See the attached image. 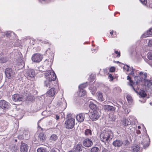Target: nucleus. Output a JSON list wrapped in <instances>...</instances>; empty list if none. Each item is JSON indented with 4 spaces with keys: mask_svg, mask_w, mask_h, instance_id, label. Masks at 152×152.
Instances as JSON below:
<instances>
[{
    "mask_svg": "<svg viewBox=\"0 0 152 152\" xmlns=\"http://www.w3.org/2000/svg\"><path fill=\"white\" fill-rule=\"evenodd\" d=\"M112 133L108 130H104L101 133L100 138L102 142H108V141L112 139L111 137Z\"/></svg>",
    "mask_w": 152,
    "mask_h": 152,
    "instance_id": "nucleus-1",
    "label": "nucleus"
},
{
    "mask_svg": "<svg viewBox=\"0 0 152 152\" xmlns=\"http://www.w3.org/2000/svg\"><path fill=\"white\" fill-rule=\"evenodd\" d=\"M66 127L68 129L73 128L75 124V119L72 117L69 118L65 122Z\"/></svg>",
    "mask_w": 152,
    "mask_h": 152,
    "instance_id": "nucleus-2",
    "label": "nucleus"
},
{
    "mask_svg": "<svg viewBox=\"0 0 152 152\" xmlns=\"http://www.w3.org/2000/svg\"><path fill=\"white\" fill-rule=\"evenodd\" d=\"M45 75L46 79L49 81H54L57 78L56 75L53 71L46 72Z\"/></svg>",
    "mask_w": 152,
    "mask_h": 152,
    "instance_id": "nucleus-3",
    "label": "nucleus"
},
{
    "mask_svg": "<svg viewBox=\"0 0 152 152\" xmlns=\"http://www.w3.org/2000/svg\"><path fill=\"white\" fill-rule=\"evenodd\" d=\"M147 74L146 73H143L142 72L139 73V76H136L134 78L137 83H139L140 81L144 80V79H146L147 77Z\"/></svg>",
    "mask_w": 152,
    "mask_h": 152,
    "instance_id": "nucleus-4",
    "label": "nucleus"
},
{
    "mask_svg": "<svg viewBox=\"0 0 152 152\" xmlns=\"http://www.w3.org/2000/svg\"><path fill=\"white\" fill-rule=\"evenodd\" d=\"M43 58L42 55L39 53H37L32 55L31 59L33 62L39 63L42 60Z\"/></svg>",
    "mask_w": 152,
    "mask_h": 152,
    "instance_id": "nucleus-5",
    "label": "nucleus"
},
{
    "mask_svg": "<svg viewBox=\"0 0 152 152\" xmlns=\"http://www.w3.org/2000/svg\"><path fill=\"white\" fill-rule=\"evenodd\" d=\"M90 118L93 121L97 120L99 117V115L97 111L91 112Z\"/></svg>",
    "mask_w": 152,
    "mask_h": 152,
    "instance_id": "nucleus-6",
    "label": "nucleus"
},
{
    "mask_svg": "<svg viewBox=\"0 0 152 152\" xmlns=\"http://www.w3.org/2000/svg\"><path fill=\"white\" fill-rule=\"evenodd\" d=\"M92 141L89 138L85 139L83 141V145L86 147H90L93 145Z\"/></svg>",
    "mask_w": 152,
    "mask_h": 152,
    "instance_id": "nucleus-7",
    "label": "nucleus"
},
{
    "mask_svg": "<svg viewBox=\"0 0 152 152\" xmlns=\"http://www.w3.org/2000/svg\"><path fill=\"white\" fill-rule=\"evenodd\" d=\"M23 96L18 94H15L12 95V98L15 102L22 101L23 99Z\"/></svg>",
    "mask_w": 152,
    "mask_h": 152,
    "instance_id": "nucleus-8",
    "label": "nucleus"
},
{
    "mask_svg": "<svg viewBox=\"0 0 152 152\" xmlns=\"http://www.w3.org/2000/svg\"><path fill=\"white\" fill-rule=\"evenodd\" d=\"M28 146L27 144L24 143H21L20 148L21 152H28Z\"/></svg>",
    "mask_w": 152,
    "mask_h": 152,
    "instance_id": "nucleus-9",
    "label": "nucleus"
},
{
    "mask_svg": "<svg viewBox=\"0 0 152 152\" xmlns=\"http://www.w3.org/2000/svg\"><path fill=\"white\" fill-rule=\"evenodd\" d=\"M85 114L88 115L87 113H81L78 114L76 116V119L79 122H82L84 120Z\"/></svg>",
    "mask_w": 152,
    "mask_h": 152,
    "instance_id": "nucleus-10",
    "label": "nucleus"
},
{
    "mask_svg": "<svg viewBox=\"0 0 152 152\" xmlns=\"http://www.w3.org/2000/svg\"><path fill=\"white\" fill-rule=\"evenodd\" d=\"M133 88L134 91L138 94L141 97L144 98L145 97L147 94H146L145 91L143 90H140L139 92L133 87Z\"/></svg>",
    "mask_w": 152,
    "mask_h": 152,
    "instance_id": "nucleus-11",
    "label": "nucleus"
},
{
    "mask_svg": "<svg viewBox=\"0 0 152 152\" xmlns=\"http://www.w3.org/2000/svg\"><path fill=\"white\" fill-rule=\"evenodd\" d=\"M103 108L105 111L111 112L115 111L116 109L115 107L108 104L104 105Z\"/></svg>",
    "mask_w": 152,
    "mask_h": 152,
    "instance_id": "nucleus-12",
    "label": "nucleus"
},
{
    "mask_svg": "<svg viewBox=\"0 0 152 152\" xmlns=\"http://www.w3.org/2000/svg\"><path fill=\"white\" fill-rule=\"evenodd\" d=\"M123 144V142L122 140H116L113 143V145L115 147H120Z\"/></svg>",
    "mask_w": 152,
    "mask_h": 152,
    "instance_id": "nucleus-13",
    "label": "nucleus"
},
{
    "mask_svg": "<svg viewBox=\"0 0 152 152\" xmlns=\"http://www.w3.org/2000/svg\"><path fill=\"white\" fill-rule=\"evenodd\" d=\"M0 107L4 109H7L8 108L7 102L4 100L0 101Z\"/></svg>",
    "mask_w": 152,
    "mask_h": 152,
    "instance_id": "nucleus-14",
    "label": "nucleus"
},
{
    "mask_svg": "<svg viewBox=\"0 0 152 152\" xmlns=\"http://www.w3.org/2000/svg\"><path fill=\"white\" fill-rule=\"evenodd\" d=\"M16 62L17 65L20 66V67L22 68L24 67L25 66L24 62L21 58H19L17 60Z\"/></svg>",
    "mask_w": 152,
    "mask_h": 152,
    "instance_id": "nucleus-15",
    "label": "nucleus"
},
{
    "mask_svg": "<svg viewBox=\"0 0 152 152\" xmlns=\"http://www.w3.org/2000/svg\"><path fill=\"white\" fill-rule=\"evenodd\" d=\"M27 74L28 77L32 78L35 76V72L33 69H29L27 71Z\"/></svg>",
    "mask_w": 152,
    "mask_h": 152,
    "instance_id": "nucleus-16",
    "label": "nucleus"
},
{
    "mask_svg": "<svg viewBox=\"0 0 152 152\" xmlns=\"http://www.w3.org/2000/svg\"><path fill=\"white\" fill-rule=\"evenodd\" d=\"M46 135L43 132L40 133L38 136V139L41 142H45L46 139Z\"/></svg>",
    "mask_w": 152,
    "mask_h": 152,
    "instance_id": "nucleus-17",
    "label": "nucleus"
},
{
    "mask_svg": "<svg viewBox=\"0 0 152 152\" xmlns=\"http://www.w3.org/2000/svg\"><path fill=\"white\" fill-rule=\"evenodd\" d=\"M56 90L54 88H50V90L47 92L48 95L50 97L54 96Z\"/></svg>",
    "mask_w": 152,
    "mask_h": 152,
    "instance_id": "nucleus-18",
    "label": "nucleus"
},
{
    "mask_svg": "<svg viewBox=\"0 0 152 152\" xmlns=\"http://www.w3.org/2000/svg\"><path fill=\"white\" fill-rule=\"evenodd\" d=\"M122 124L124 126H127L130 125L131 122L130 119L128 118H124L122 121Z\"/></svg>",
    "mask_w": 152,
    "mask_h": 152,
    "instance_id": "nucleus-19",
    "label": "nucleus"
},
{
    "mask_svg": "<svg viewBox=\"0 0 152 152\" xmlns=\"http://www.w3.org/2000/svg\"><path fill=\"white\" fill-rule=\"evenodd\" d=\"M83 146L81 144H78L74 147V149L76 152H80L82 150Z\"/></svg>",
    "mask_w": 152,
    "mask_h": 152,
    "instance_id": "nucleus-20",
    "label": "nucleus"
},
{
    "mask_svg": "<svg viewBox=\"0 0 152 152\" xmlns=\"http://www.w3.org/2000/svg\"><path fill=\"white\" fill-rule=\"evenodd\" d=\"M145 37H148L152 36V28H150L144 34Z\"/></svg>",
    "mask_w": 152,
    "mask_h": 152,
    "instance_id": "nucleus-21",
    "label": "nucleus"
},
{
    "mask_svg": "<svg viewBox=\"0 0 152 152\" xmlns=\"http://www.w3.org/2000/svg\"><path fill=\"white\" fill-rule=\"evenodd\" d=\"M78 96H84L86 94V91L84 89H79V91L77 92Z\"/></svg>",
    "mask_w": 152,
    "mask_h": 152,
    "instance_id": "nucleus-22",
    "label": "nucleus"
},
{
    "mask_svg": "<svg viewBox=\"0 0 152 152\" xmlns=\"http://www.w3.org/2000/svg\"><path fill=\"white\" fill-rule=\"evenodd\" d=\"M89 107L93 111H96L97 107L96 105L94 104L92 102H90L89 104Z\"/></svg>",
    "mask_w": 152,
    "mask_h": 152,
    "instance_id": "nucleus-23",
    "label": "nucleus"
},
{
    "mask_svg": "<svg viewBox=\"0 0 152 152\" xmlns=\"http://www.w3.org/2000/svg\"><path fill=\"white\" fill-rule=\"evenodd\" d=\"M5 73L6 77V80H7V79L8 80L10 77V68H7L5 70Z\"/></svg>",
    "mask_w": 152,
    "mask_h": 152,
    "instance_id": "nucleus-24",
    "label": "nucleus"
},
{
    "mask_svg": "<svg viewBox=\"0 0 152 152\" xmlns=\"http://www.w3.org/2000/svg\"><path fill=\"white\" fill-rule=\"evenodd\" d=\"M147 57L148 58L151 60H152V52H149L148 54ZM148 63L151 66H152V62L151 61H149Z\"/></svg>",
    "mask_w": 152,
    "mask_h": 152,
    "instance_id": "nucleus-25",
    "label": "nucleus"
},
{
    "mask_svg": "<svg viewBox=\"0 0 152 152\" xmlns=\"http://www.w3.org/2000/svg\"><path fill=\"white\" fill-rule=\"evenodd\" d=\"M140 149V147L137 145H134L132 146V151L134 152H137Z\"/></svg>",
    "mask_w": 152,
    "mask_h": 152,
    "instance_id": "nucleus-26",
    "label": "nucleus"
},
{
    "mask_svg": "<svg viewBox=\"0 0 152 152\" xmlns=\"http://www.w3.org/2000/svg\"><path fill=\"white\" fill-rule=\"evenodd\" d=\"M97 97L98 99L101 101H103L104 100L103 95L100 92H99L97 94Z\"/></svg>",
    "mask_w": 152,
    "mask_h": 152,
    "instance_id": "nucleus-27",
    "label": "nucleus"
},
{
    "mask_svg": "<svg viewBox=\"0 0 152 152\" xmlns=\"http://www.w3.org/2000/svg\"><path fill=\"white\" fill-rule=\"evenodd\" d=\"M115 54H116V57L117 58H119L121 56L120 52V51H118V50H114V53H113L112 54V56L114 58L115 57V56H114V55Z\"/></svg>",
    "mask_w": 152,
    "mask_h": 152,
    "instance_id": "nucleus-28",
    "label": "nucleus"
},
{
    "mask_svg": "<svg viewBox=\"0 0 152 152\" xmlns=\"http://www.w3.org/2000/svg\"><path fill=\"white\" fill-rule=\"evenodd\" d=\"M58 139V137L56 134H53L50 137V140L52 141H55Z\"/></svg>",
    "mask_w": 152,
    "mask_h": 152,
    "instance_id": "nucleus-29",
    "label": "nucleus"
},
{
    "mask_svg": "<svg viewBox=\"0 0 152 152\" xmlns=\"http://www.w3.org/2000/svg\"><path fill=\"white\" fill-rule=\"evenodd\" d=\"M37 152H47L46 148L40 147L37 150Z\"/></svg>",
    "mask_w": 152,
    "mask_h": 152,
    "instance_id": "nucleus-30",
    "label": "nucleus"
},
{
    "mask_svg": "<svg viewBox=\"0 0 152 152\" xmlns=\"http://www.w3.org/2000/svg\"><path fill=\"white\" fill-rule=\"evenodd\" d=\"M145 86H148L151 84V80L147 79L146 78L143 80Z\"/></svg>",
    "mask_w": 152,
    "mask_h": 152,
    "instance_id": "nucleus-31",
    "label": "nucleus"
},
{
    "mask_svg": "<svg viewBox=\"0 0 152 152\" xmlns=\"http://www.w3.org/2000/svg\"><path fill=\"white\" fill-rule=\"evenodd\" d=\"M85 134L86 135L88 136L91 135V131L90 129H87L85 130Z\"/></svg>",
    "mask_w": 152,
    "mask_h": 152,
    "instance_id": "nucleus-32",
    "label": "nucleus"
},
{
    "mask_svg": "<svg viewBox=\"0 0 152 152\" xmlns=\"http://www.w3.org/2000/svg\"><path fill=\"white\" fill-rule=\"evenodd\" d=\"M99 150V148L97 147H94L92 148L91 152H97Z\"/></svg>",
    "mask_w": 152,
    "mask_h": 152,
    "instance_id": "nucleus-33",
    "label": "nucleus"
},
{
    "mask_svg": "<svg viewBox=\"0 0 152 152\" xmlns=\"http://www.w3.org/2000/svg\"><path fill=\"white\" fill-rule=\"evenodd\" d=\"M86 84L85 83L81 84L79 86V89H84V88H86Z\"/></svg>",
    "mask_w": 152,
    "mask_h": 152,
    "instance_id": "nucleus-34",
    "label": "nucleus"
},
{
    "mask_svg": "<svg viewBox=\"0 0 152 152\" xmlns=\"http://www.w3.org/2000/svg\"><path fill=\"white\" fill-rule=\"evenodd\" d=\"M126 98L128 102H132L133 101L132 98L130 95H127Z\"/></svg>",
    "mask_w": 152,
    "mask_h": 152,
    "instance_id": "nucleus-35",
    "label": "nucleus"
},
{
    "mask_svg": "<svg viewBox=\"0 0 152 152\" xmlns=\"http://www.w3.org/2000/svg\"><path fill=\"white\" fill-rule=\"evenodd\" d=\"M50 82L48 80H46L45 82V86L47 87H50Z\"/></svg>",
    "mask_w": 152,
    "mask_h": 152,
    "instance_id": "nucleus-36",
    "label": "nucleus"
},
{
    "mask_svg": "<svg viewBox=\"0 0 152 152\" xmlns=\"http://www.w3.org/2000/svg\"><path fill=\"white\" fill-rule=\"evenodd\" d=\"M115 71V68L114 66L111 67L109 69V71L110 72H114Z\"/></svg>",
    "mask_w": 152,
    "mask_h": 152,
    "instance_id": "nucleus-37",
    "label": "nucleus"
},
{
    "mask_svg": "<svg viewBox=\"0 0 152 152\" xmlns=\"http://www.w3.org/2000/svg\"><path fill=\"white\" fill-rule=\"evenodd\" d=\"M7 60L5 58H2L0 59V62L1 63H4L7 61Z\"/></svg>",
    "mask_w": 152,
    "mask_h": 152,
    "instance_id": "nucleus-38",
    "label": "nucleus"
},
{
    "mask_svg": "<svg viewBox=\"0 0 152 152\" xmlns=\"http://www.w3.org/2000/svg\"><path fill=\"white\" fill-rule=\"evenodd\" d=\"M124 145H127L130 143L129 142L127 139L124 140Z\"/></svg>",
    "mask_w": 152,
    "mask_h": 152,
    "instance_id": "nucleus-39",
    "label": "nucleus"
},
{
    "mask_svg": "<svg viewBox=\"0 0 152 152\" xmlns=\"http://www.w3.org/2000/svg\"><path fill=\"white\" fill-rule=\"evenodd\" d=\"M141 3L144 5H146L147 3V0H140Z\"/></svg>",
    "mask_w": 152,
    "mask_h": 152,
    "instance_id": "nucleus-40",
    "label": "nucleus"
},
{
    "mask_svg": "<svg viewBox=\"0 0 152 152\" xmlns=\"http://www.w3.org/2000/svg\"><path fill=\"white\" fill-rule=\"evenodd\" d=\"M144 143H143V147L144 148H145L149 146V144L148 143H147V142L145 143V142H144Z\"/></svg>",
    "mask_w": 152,
    "mask_h": 152,
    "instance_id": "nucleus-41",
    "label": "nucleus"
},
{
    "mask_svg": "<svg viewBox=\"0 0 152 152\" xmlns=\"http://www.w3.org/2000/svg\"><path fill=\"white\" fill-rule=\"evenodd\" d=\"M148 46L152 47V40H149L148 43Z\"/></svg>",
    "mask_w": 152,
    "mask_h": 152,
    "instance_id": "nucleus-42",
    "label": "nucleus"
},
{
    "mask_svg": "<svg viewBox=\"0 0 152 152\" xmlns=\"http://www.w3.org/2000/svg\"><path fill=\"white\" fill-rule=\"evenodd\" d=\"M102 152H109V151L106 148H103L102 149Z\"/></svg>",
    "mask_w": 152,
    "mask_h": 152,
    "instance_id": "nucleus-43",
    "label": "nucleus"
},
{
    "mask_svg": "<svg viewBox=\"0 0 152 152\" xmlns=\"http://www.w3.org/2000/svg\"><path fill=\"white\" fill-rule=\"evenodd\" d=\"M50 152H58L57 149H51Z\"/></svg>",
    "mask_w": 152,
    "mask_h": 152,
    "instance_id": "nucleus-44",
    "label": "nucleus"
},
{
    "mask_svg": "<svg viewBox=\"0 0 152 152\" xmlns=\"http://www.w3.org/2000/svg\"><path fill=\"white\" fill-rule=\"evenodd\" d=\"M129 82H130V86H132L133 87H134L133 86V84H134L133 81L131 79L129 80Z\"/></svg>",
    "mask_w": 152,
    "mask_h": 152,
    "instance_id": "nucleus-45",
    "label": "nucleus"
},
{
    "mask_svg": "<svg viewBox=\"0 0 152 152\" xmlns=\"http://www.w3.org/2000/svg\"><path fill=\"white\" fill-rule=\"evenodd\" d=\"M109 76L110 78L111 81H113L114 79V78L112 75L111 74H110Z\"/></svg>",
    "mask_w": 152,
    "mask_h": 152,
    "instance_id": "nucleus-46",
    "label": "nucleus"
},
{
    "mask_svg": "<svg viewBox=\"0 0 152 152\" xmlns=\"http://www.w3.org/2000/svg\"><path fill=\"white\" fill-rule=\"evenodd\" d=\"M5 35H6V36L7 37H8L10 34H9V32L8 31H7V32L5 33Z\"/></svg>",
    "mask_w": 152,
    "mask_h": 152,
    "instance_id": "nucleus-47",
    "label": "nucleus"
},
{
    "mask_svg": "<svg viewBox=\"0 0 152 152\" xmlns=\"http://www.w3.org/2000/svg\"><path fill=\"white\" fill-rule=\"evenodd\" d=\"M136 133L137 134H139L141 133V132L140 130H137Z\"/></svg>",
    "mask_w": 152,
    "mask_h": 152,
    "instance_id": "nucleus-48",
    "label": "nucleus"
},
{
    "mask_svg": "<svg viewBox=\"0 0 152 152\" xmlns=\"http://www.w3.org/2000/svg\"><path fill=\"white\" fill-rule=\"evenodd\" d=\"M56 120H57L59 119V118H60L59 116L58 115H56Z\"/></svg>",
    "mask_w": 152,
    "mask_h": 152,
    "instance_id": "nucleus-49",
    "label": "nucleus"
},
{
    "mask_svg": "<svg viewBox=\"0 0 152 152\" xmlns=\"http://www.w3.org/2000/svg\"><path fill=\"white\" fill-rule=\"evenodd\" d=\"M59 104H58V105H59V106L62 107L63 105V103L61 102L60 103H59Z\"/></svg>",
    "mask_w": 152,
    "mask_h": 152,
    "instance_id": "nucleus-50",
    "label": "nucleus"
},
{
    "mask_svg": "<svg viewBox=\"0 0 152 152\" xmlns=\"http://www.w3.org/2000/svg\"><path fill=\"white\" fill-rule=\"evenodd\" d=\"M114 33L113 30H112L110 32V34L111 35H113Z\"/></svg>",
    "mask_w": 152,
    "mask_h": 152,
    "instance_id": "nucleus-51",
    "label": "nucleus"
},
{
    "mask_svg": "<svg viewBox=\"0 0 152 152\" xmlns=\"http://www.w3.org/2000/svg\"><path fill=\"white\" fill-rule=\"evenodd\" d=\"M38 128H39V129H41V130H40L41 131H43V128H42L40 126H38Z\"/></svg>",
    "mask_w": 152,
    "mask_h": 152,
    "instance_id": "nucleus-52",
    "label": "nucleus"
},
{
    "mask_svg": "<svg viewBox=\"0 0 152 152\" xmlns=\"http://www.w3.org/2000/svg\"><path fill=\"white\" fill-rule=\"evenodd\" d=\"M127 79L128 80H129L131 79V77L130 76H128L127 77Z\"/></svg>",
    "mask_w": 152,
    "mask_h": 152,
    "instance_id": "nucleus-53",
    "label": "nucleus"
},
{
    "mask_svg": "<svg viewBox=\"0 0 152 152\" xmlns=\"http://www.w3.org/2000/svg\"><path fill=\"white\" fill-rule=\"evenodd\" d=\"M43 42H44V43H45V44L49 43V42H46V41H44Z\"/></svg>",
    "mask_w": 152,
    "mask_h": 152,
    "instance_id": "nucleus-54",
    "label": "nucleus"
},
{
    "mask_svg": "<svg viewBox=\"0 0 152 152\" xmlns=\"http://www.w3.org/2000/svg\"><path fill=\"white\" fill-rule=\"evenodd\" d=\"M137 128H138V129H140L141 128V127L140 126H137Z\"/></svg>",
    "mask_w": 152,
    "mask_h": 152,
    "instance_id": "nucleus-55",
    "label": "nucleus"
},
{
    "mask_svg": "<svg viewBox=\"0 0 152 152\" xmlns=\"http://www.w3.org/2000/svg\"><path fill=\"white\" fill-rule=\"evenodd\" d=\"M69 152H75V151H73L71 150L69 151Z\"/></svg>",
    "mask_w": 152,
    "mask_h": 152,
    "instance_id": "nucleus-56",
    "label": "nucleus"
},
{
    "mask_svg": "<svg viewBox=\"0 0 152 152\" xmlns=\"http://www.w3.org/2000/svg\"><path fill=\"white\" fill-rule=\"evenodd\" d=\"M151 84L152 85V80H151Z\"/></svg>",
    "mask_w": 152,
    "mask_h": 152,
    "instance_id": "nucleus-57",
    "label": "nucleus"
},
{
    "mask_svg": "<svg viewBox=\"0 0 152 152\" xmlns=\"http://www.w3.org/2000/svg\"><path fill=\"white\" fill-rule=\"evenodd\" d=\"M150 104L151 105H152V102H150Z\"/></svg>",
    "mask_w": 152,
    "mask_h": 152,
    "instance_id": "nucleus-58",
    "label": "nucleus"
},
{
    "mask_svg": "<svg viewBox=\"0 0 152 152\" xmlns=\"http://www.w3.org/2000/svg\"><path fill=\"white\" fill-rule=\"evenodd\" d=\"M15 142H17V140H15Z\"/></svg>",
    "mask_w": 152,
    "mask_h": 152,
    "instance_id": "nucleus-59",
    "label": "nucleus"
},
{
    "mask_svg": "<svg viewBox=\"0 0 152 152\" xmlns=\"http://www.w3.org/2000/svg\"><path fill=\"white\" fill-rule=\"evenodd\" d=\"M11 33H12V32H10V34H11Z\"/></svg>",
    "mask_w": 152,
    "mask_h": 152,
    "instance_id": "nucleus-60",
    "label": "nucleus"
}]
</instances>
